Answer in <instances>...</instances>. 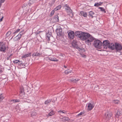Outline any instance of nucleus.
<instances>
[{
	"label": "nucleus",
	"mask_w": 122,
	"mask_h": 122,
	"mask_svg": "<svg viewBox=\"0 0 122 122\" xmlns=\"http://www.w3.org/2000/svg\"><path fill=\"white\" fill-rule=\"evenodd\" d=\"M72 72V71H70L68 69L67 70H66L65 71V73L66 74H68L70 73H71Z\"/></svg>",
	"instance_id": "c85d7f7f"
},
{
	"label": "nucleus",
	"mask_w": 122,
	"mask_h": 122,
	"mask_svg": "<svg viewBox=\"0 0 122 122\" xmlns=\"http://www.w3.org/2000/svg\"><path fill=\"white\" fill-rule=\"evenodd\" d=\"M20 29H17L16 31L14 32V34L16 33H17L19 31H20Z\"/></svg>",
	"instance_id": "a18cd8bd"
},
{
	"label": "nucleus",
	"mask_w": 122,
	"mask_h": 122,
	"mask_svg": "<svg viewBox=\"0 0 122 122\" xmlns=\"http://www.w3.org/2000/svg\"><path fill=\"white\" fill-rule=\"evenodd\" d=\"M94 13L92 11H90L89 12V15L90 16H91L92 18H93V17H95L94 15Z\"/></svg>",
	"instance_id": "a211bd4d"
},
{
	"label": "nucleus",
	"mask_w": 122,
	"mask_h": 122,
	"mask_svg": "<svg viewBox=\"0 0 122 122\" xmlns=\"http://www.w3.org/2000/svg\"><path fill=\"white\" fill-rule=\"evenodd\" d=\"M5 97V96L4 94H1L0 95V102L2 101Z\"/></svg>",
	"instance_id": "aec40b11"
},
{
	"label": "nucleus",
	"mask_w": 122,
	"mask_h": 122,
	"mask_svg": "<svg viewBox=\"0 0 122 122\" xmlns=\"http://www.w3.org/2000/svg\"><path fill=\"white\" fill-rule=\"evenodd\" d=\"M11 33L10 31H8L6 34V35L7 37L9 36Z\"/></svg>",
	"instance_id": "e433bc0d"
},
{
	"label": "nucleus",
	"mask_w": 122,
	"mask_h": 122,
	"mask_svg": "<svg viewBox=\"0 0 122 122\" xmlns=\"http://www.w3.org/2000/svg\"><path fill=\"white\" fill-rule=\"evenodd\" d=\"M112 115V113L111 112H106L104 115V117L108 120L110 119Z\"/></svg>",
	"instance_id": "423d86ee"
},
{
	"label": "nucleus",
	"mask_w": 122,
	"mask_h": 122,
	"mask_svg": "<svg viewBox=\"0 0 122 122\" xmlns=\"http://www.w3.org/2000/svg\"><path fill=\"white\" fill-rule=\"evenodd\" d=\"M83 32L81 31H76L75 32V35L76 36H78L81 39Z\"/></svg>",
	"instance_id": "9d476101"
},
{
	"label": "nucleus",
	"mask_w": 122,
	"mask_h": 122,
	"mask_svg": "<svg viewBox=\"0 0 122 122\" xmlns=\"http://www.w3.org/2000/svg\"><path fill=\"white\" fill-rule=\"evenodd\" d=\"M94 105L93 103L92 102L91 103H89L87 109L88 110L90 111L94 107Z\"/></svg>",
	"instance_id": "9b49d317"
},
{
	"label": "nucleus",
	"mask_w": 122,
	"mask_h": 122,
	"mask_svg": "<svg viewBox=\"0 0 122 122\" xmlns=\"http://www.w3.org/2000/svg\"><path fill=\"white\" fill-rule=\"evenodd\" d=\"M95 38L91 35H90V36H88V38L85 41V42L86 44L88 45H90L91 44V42L94 40Z\"/></svg>",
	"instance_id": "20e7f679"
},
{
	"label": "nucleus",
	"mask_w": 122,
	"mask_h": 122,
	"mask_svg": "<svg viewBox=\"0 0 122 122\" xmlns=\"http://www.w3.org/2000/svg\"><path fill=\"white\" fill-rule=\"evenodd\" d=\"M3 18V17H2L0 20V21H1L2 20Z\"/></svg>",
	"instance_id": "603ef678"
},
{
	"label": "nucleus",
	"mask_w": 122,
	"mask_h": 122,
	"mask_svg": "<svg viewBox=\"0 0 122 122\" xmlns=\"http://www.w3.org/2000/svg\"><path fill=\"white\" fill-rule=\"evenodd\" d=\"M10 57L9 56L7 58V60H9L10 59Z\"/></svg>",
	"instance_id": "5fc2aeb1"
},
{
	"label": "nucleus",
	"mask_w": 122,
	"mask_h": 122,
	"mask_svg": "<svg viewBox=\"0 0 122 122\" xmlns=\"http://www.w3.org/2000/svg\"><path fill=\"white\" fill-rule=\"evenodd\" d=\"M51 100L50 99L47 100L45 101V104H47L49 103L50 102H51Z\"/></svg>",
	"instance_id": "f704fd0d"
},
{
	"label": "nucleus",
	"mask_w": 122,
	"mask_h": 122,
	"mask_svg": "<svg viewBox=\"0 0 122 122\" xmlns=\"http://www.w3.org/2000/svg\"><path fill=\"white\" fill-rule=\"evenodd\" d=\"M47 38L48 40L49 41L50 40V37L51 36V32H48L46 34Z\"/></svg>",
	"instance_id": "4be33fe9"
},
{
	"label": "nucleus",
	"mask_w": 122,
	"mask_h": 122,
	"mask_svg": "<svg viewBox=\"0 0 122 122\" xmlns=\"http://www.w3.org/2000/svg\"><path fill=\"white\" fill-rule=\"evenodd\" d=\"M15 102H20V100L19 99H15Z\"/></svg>",
	"instance_id": "09e8293b"
},
{
	"label": "nucleus",
	"mask_w": 122,
	"mask_h": 122,
	"mask_svg": "<svg viewBox=\"0 0 122 122\" xmlns=\"http://www.w3.org/2000/svg\"><path fill=\"white\" fill-rule=\"evenodd\" d=\"M81 39L83 41H86L87 38H88V36H90V34L88 33L83 32L82 33Z\"/></svg>",
	"instance_id": "39448f33"
},
{
	"label": "nucleus",
	"mask_w": 122,
	"mask_h": 122,
	"mask_svg": "<svg viewBox=\"0 0 122 122\" xmlns=\"http://www.w3.org/2000/svg\"><path fill=\"white\" fill-rule=\"evenodd\" d=\"M122 115V110L121 109H118L116 113V117H118L119 116Z\"/></svg>",
	"instance_id": "f8f14e48"
},
{
	"label": "nucleus",
	"mask_w": 122,
	"mask_h": 122,
	"mask_svg": "<svg viewBox=\"0 0 122 122\" xmlns=\"http://www.w3.org/2000/svg\"><path fill=\"white\" fill-rule=\"evenodd\" d=\"M103 4V2H99L98 3H95L94 6L96 7H98L99 5H102Z\"/></svg>",
	"instance_id": "bb28decb"
},
{
	"label": "nucleus",
	"mask_w": 122,
	"mask_h": 122,
	"mask_svg": "<svg viewBox=\"0 0 122 122\" xmlns=\"http://www.w3.org/2000/svg\"><path fill=\"white\" fill-rule=\"evenodd\" d=\"M48 59L52 61H57L58 60L56 59V58H54L48 57Z\"/></svg>",
	"instance_id": "f3484780"
},
{
	"label": "nucleus",
	"mask_w": 122,
	"mask_h": 122,
	"mask_svg": "<svg viewBox=\"0 0 122 122\" xmlns=\"http://www.w3.org/2000/svg\"><path fill=\"white\" fill-rule=\"evenodd\" d=\"M79 79H70V81H71V82H76V81H78L79 80Z\"/></svg>",
	"instance_id": "2f4dec72"
},
{
	"label": "nucleus",
	"mask_w": 122,
	"mask_h": 122,
	"mask_svg": "<svg viewBox=\"0 0 122 122\" xmlns=\"http://www.w3.org/2000/svg\"><path fill=\"white\" fill-rule=\"evenodd\" d=\"M59 112H60V113H66L67 112L65 111H59Z\"/></svg>",
	"instance_id": "a19ab883"
},
{
	"label": "nucleus",
	"mask_w": 122,
	"mask_h": 122,
	"mask_svg": "<svg viewBox=\"0 0 122 122\" xmlns=\"http://www.w3.org/2000/svg\"><path fill=\"white\" fill-rule=\"evenodd\" d=\"M6 78V76L5 74L1 75L0 77V78L2 80L5 79Z\"/></svg>",
	"instance_id": "cd10ccee"
},
{
	"label": "nucleus",
	"mask_w": 122,
	"mask_h": 122,
	"mask_svg": "<svg viewBox=\"0 0 122 122\" xmlns=\"http://www.w3.org/2000/svg\"><path fill=\"white\" fill-rule=\"evenodd\" d=\"M99 8L102 11H104V12L105 13L106 12V11L105 9H104L102 7H99Z\"/></svg>",
	"instance_id": "72a5a7b5"
},
{
	"label": "nucleus",
	"mask_w": 122,
	"mask_h": 122,
	"mask_svg": "<svg viewBox=\"0 0 122 122\" xmlns=\"http://www.w3.org/2000/svg\"><path fill=\"white\" fill-rule=\"evenodd\" d=\"M13 55V54H10V56H9L10 57L11 56H12Z\"/></svg>",
	"instance_id": "864d4df0"
},
{
	"label": "nucleus",
	"mask_w": 122,
	"mask_h": 122,
	"mask_svg": "<svg viewBox=\"0 0 122 122\" xmlns=\"http://www.w3.org/2000/svg\"><path fill=\"white\" fill-rule=\"evenodd\" d=\"M113 101V102L115 104H118L119 102V101L117 100H114Z\"/></svg>",
	"instance_id": "473e14b6"
},
{
	"label": "nucleus",
	"mask_w": 122,
	"mask_h": 122,
	"mask_svg": "<svg viewBox=\"0 0 122 122\" xmlns=\"http://www.w3.org/2000/svg\"><path fill=\"white\" fill-rule=\"evenodd\" d=\"M41 55L40 53H39L36 52V53H34L32 54V56H33L34 57V56H39Z\"/></svg>",
	"instance_id": "a878e982"
},
{
	"label": "nucleus",
	"mask_w": 122,
	"mask_h": 122,
	"mask_svg": "<svg viewBox=\"0 0 122 122\" xmlns=\"http://www.w3.org/2000/svg\"><path fill=\"white\" fill-rule=\"evenodd\" d=\"M5 0H0V3L2 4V3H3Z\"/></svg>",
	"instance_id": "de8ad7c7"
},
{
	"label": "nucleus",
	"mask_w": 122,
	"mask_h": 122,
	"mask_svg": "<svg viewBox=\"0 0 122 122\" xmlns=\"http://www.w3.org/2000/svg\"><path fill=\"white\" fill-rule=\"evenodd\" d=\"M15 99H13V100H11V102L13 101V102H15Z\"/></svg>",
	"instance_id": "3c124183"
},
{
	"label": "nucleus",
	"mask_w": 122,
	"mask_h": 122,
	"mask_svg": "<svg viewBox=\"0 0 122 122\" xmlns=\"http://www.w3.org/2000/svg\"><path fill=\"white\" fill-rule=\"evenodd\" d=\"M93 46L96 48L100 49L102 46V42L99 40H95L94 42Z\"/></svg>",
	"instance_id": "7ed1b4c3"
},
{
	"label": "nucleus",
	"mask_w": 122,
	"mask_h": 122,
	"mask_svg": "<svg viewBox=\"0 0 122 122\" xmlns=\"http://www.w3.org/2000/svg\"><path fill=\"white\" fill-rule=\"evenodd\" d=\"M4 69L3 68L0 67V74L4 71Z\"/></svg>",
	"instance_id": "ea45409f"
},
{
	"label": "nucleus",
	"mask_w": 122,
	"mask_h": 122,
	"mask_svg": "<svg viewBox=\"0 0 122 122\" xmlns=\"http://www.w3.org/2000/svg\"><path fill=\"white\" fill-rule=\"evenodd\" d=\"M31 55V53H30L29 54H27L23 56H22V58H25L27 57L30 56Z\"/></svg>",
	"instance_id": "dca6fc26"
},
{
	"label": "nucleus",
	"mask_w": 122,
	"mask_h": 122,
	"mask_svg": "<svg viewBox=\"0 0 122 122\" xmlns=\"http://www.w3.org/2000/svg\"><path fill=\"white\" fill-rule=\"evenodd\" d=\"M36 114L37 113L35 112H32L31 113V116L32 117L34 116H36Z\"/></svg>",
	"instance_id": "c9c22d12"
},
{
	"label": "nucleus",
	"mask_w": 122,
	"mask_h": 122,
	"mask_svg": "<svg viewBox=\"0 0 122 122\" xmlns=\"http://www.w3.org/2000/svg\"><path fill=\"white\" fill-rule=\"evenodd\" d=\"M19 61V60H16L14 61H13V62L14 63H18V62Z\"/></svg>",
	"instance_id": "c03bdc74"
},
{
	"label": "nucleus",
	"mask_w": 122,
	"mask_h": 122,
	"mask_svg": "<svg viewBox=\"0 0 122 122\" xmlns=\"http://www.w3.org/2000/svg\"><path fill=\"white\" fill-rule=\"evenodd\" d=\"M21 37L19 36V35H18L14 38V40L15 41H19Z\"/></svg>",
	"instance_id": "412c9836"
},
{
	"label": "nucleus",
	"mask_w": 122,
	"mask_h": 122,
	"mask_svg": "<svg viewBox=\"0 0 122 122\" xmlns=\"http://www.w3.org/2000/svg\"><path fill=\"white\" fill-rule=\"evenodd\" d=\"M68 36L69 38L71 39H73L74 37V34L73 31L70 30L68 32Z\"/></svg>",
	"instance_id": "1a4fd4ad"
},
{
	"label": "nucleus",
	"mask_w": 122,
	"mask_h": 122,
	"mask_svg": "<svg viewBox=\"0 0 122 122\" xmlns=\"http://www.w3.org/2000/svg\"><path fill=\"white\" fill-rule=\"evenodd\" d=\"M62 119L63 121H68L70 120V119L68 117H64Z\"/></svg>",
	"instance_id": "393cba45"
},
{
	"label": "nucleus",
	"mask_w": 122,
	"mask_h": 122,
	"mask_svg": "<svg viewBox=\"0 0 122 122\" xmlns=\"http://www.w3.org/2000/svg\"><path fill=\"white\" fill-rule=\"evenodd\" d=\"M115 48L117 51L121 52L122 51V46L118 44H115Z\"/></svg>",
	"instance_id": "0eeeda50"
},
{
	"label": "nucleus",
	"mask_w": 122,
	"mask_h": 122,
	"mask_svg": "<svg viewBox=\"0 0 122 122\" xmlns=\"http://www.w3.org/2000/svg\"><path fill=\"white\" fill-rule=\"evenodd\" d=\"M26 65L25 64L22 63L21 65V66L24 67Z\"/></svg>",
	"instance_id": "8fccbe9b"
},
{
	"label": "nucleus",
	"mask_w": 122,
	"mask_h": 122,
	"mask_svg": "<svg viewBox=\"0 0 122 122\" xmlns=\"http://www.w3.org/2000/svg\"><path fill=\"white\" fill-rule=\"evenodd\" d=\"M61 5H59L54 9V10L55 11L57 10L60 9L61 8Z\"/></svg>",
	"instance_id": "c756f323"
},
{
	"label": "nucleus",
	"mask_w": 122,
	"mask_h": 122,
	"mask_svg": "<svg viewBox=\"0 0 122 122\" xmlns=\"http://www.w3.org/2000/svg\"><path fill=\"white\" fill-rule=\"evenodd\" d=\"M7 43L6 41L0 42V51L5 52L6 50H7L8 46L7 45Z\"/></svg>",
	"instance_id": "f03ea898"
},
{
	"label": "nucleus",
	"mask_w": 122,
	"mask_h": 122,
	"mask_svg": "<svg viewBox=\"0 0 122 122\" xmlns=\"http://www.w3.org/2000/svg\"><path fill=\"white\" fill-rule=\"evenodd\" d=\"M18 64L20 66H21V65L22 64V62L21 61H20L19 60V61L18 62Z\"/></svg>",
	"instance_id": "79ce46f5"
},
{
	"label": "nucleus",
	"mask_w": 122,
	"mask_h": 122,
	"mask_svg": "<svg viewBox=\"0 0 122 122\" xmlns=\"http://www.w3.org/2000/svg\"><path fill=\"white\" fill-rule=\"evenodd\" d=\"M20 97L21 98H23L25 97V92H20L19 94Z\"/></svg>",
	"instance_id": "2eb2a0df"
},
{
	"label": "nucleus",
	"mask_w": 122,
	"mask_h": 122,
	"mask_svg": "<svg viewBox=\"0 0 122 122\" xmlns=\"http://www.w3.org/2000/svg\"><path fill=\"white\" fill-rule=\"evenodd\" d=\"M37 0H30L28 3L29 5H30L31 4L35 3Z\"/></svg>",
	"instance_id": "6ab92c4d"
},
{
	"label": "nucleus",
	"mask_w": 122,
	"mask_h": 122,
	"mask_svg": "<svg viewBox=\"0 0 122 122\" xmlns=\"http://www.w3.org/2000/svg\"><path fill=\"white\" fill-rule=\"evenodd\" d=\"M55 12L54 10H53L52 11H51V14L50 15V16H52L54 14Z\"/></svg>",
	"instance_id": "4c0bfd02"
},
{
	"label": "nucleus",
	"mask_w": 122,
	"mask_h": 122,
	"mask_svg": "<svg viewBox=\"0 0 122 122\" xmlns=\"http://www.w3.org/2000/svg\"><path fill=\"white\" fill-rule=\"evenodd\" d=\"M59 17L57 15H55L54 18V20L56 22H58L59 21Z\"/></svg>",
	"instance_id": "5701e85b"
},
{
	"label": "nucleus",
	"mask_w": 122,
	"mask_h": 122,
	"mask_svg": "<svg viewBox=\"0 0 122 122\" xmlns=\"http://www.w3.org/2000/svg\"><path fill=\"white\" fill-rule=\"evenodd\" d=\"M25 33L24 30L21 31L19 33V34L18 35H19L21 37V36L23 34H24Z\"/></svg>",
	"instance_id": "b1692460"
},
{
	"label": "nucleus",
	"mask_w": 122,
	"mask_h": 122,
	"mask_svg": "<svg viewBox=\"0 0 122 122\" xmlns=\"http://www.w3.org/2000/svg\"><path fill=\"white\" fill-rule=\"evenodd\" d=\"M102 46L105 49L108 48L113 50L115 49L114 44L113 43H110L109 41L107 40L103 41Z\"/></svg>",
	"instance_id": "f257e3e1"
},
{
	"label": "nucleus",
	"mask_w": 122,
	"mask_h": 122,
	"mask_svg": "<svg viewBox=\"0 0 122 122\" xmlns=\"http://www.w3.org/2000/svg\"><path fill=\"white\" fill-rule=\"evenodd\" d=\"M84 113L83 112H81L79 114H78L77 115V116H79L80 115H81L83 114Z\"/></svg>",
	"instance_id": "49530a36"
},
{
	"label": "nucleus",
	"mask_w": 122,
	"mask_h": 122,
	"mask_svg": "<svg viewBox=\"0 0 122 122\" xmlns=\"http://www.w3.org/2000/svg\"><path fill=\"white\" fill-rule=\"evenodd\" d=\"M64 67L65 68H66L67 67V66H66L64 65Z\"/></svg>",
	"instance_id": "6e6d98bb"
},
{
	"label": "nucleus",
	"mask_w": 122,
	"mask_h": 122,
	"mask_svg": "<svg viewBox=\"0 0 122 122\" xmlns=\"http://www.w3.org/2000/svg\"><path fill=\"white\" fill-rule=\"evenodd\" d=\"M20 92H24V88L22 86L20 87Z\"/></svg>",
	"instance_id": "58836bf2"
},
{
	"label": "nucleus",
	"mask_w": 122,
	"mask_h": 122,
	"mask_svg": "<svg viewBox=\"0 0 122 122\" xmlns=\"http://www.w3.org/2000/svg\"><path fill=\"white\" fill-rule=\"evenodd\" d=\"M26 5V4H24V6Z\"/></svg>",
	"instance_id": "4d7b16f0"
},
{
	"label": "nucleus",
	"mask_w": 122,
	"mask_h": 122,
	"mask_svg": "<svg viewBox=\"0 0 122 122\" xmlns=\"http://www.w3.org/2000/svg\"><path fill=\"white\" fill-rule=\"evenodd\" d=\"M62 29L60 27H58L56 30L57 35L59 36H62Z\"/></svg>",
	"instance_id": "6e6552de"
},
{
	"label": "nucleus",
	"mask_w": 122,
	"mask_h": 122,
	"mask_svg": "<svg viewBox=\"0 0 122 122\" xmlns=\"http://www.w3.org/2000/svg\"><path fill=\"white\" fill-rule=\"evenodd\" d=\"M72 46L74 47H75L76 46V44L75 43H74L73 42L72 43Z\"/></svg>",
	"instance_id": "37998d69"
},
{
	"label": "nucleus",
	"mask_w": 122,
	"mask_h": 122,
	"mask_svg": "<svg viewBox=\"0 0 122 122\" xmlns=\"http://www.w3.org/2000/svg\"><path fill=\"white\" fill-rule=\"evenodd\" d=\"M80 14L81 15L85 17H86L87 16V14L86 12L81 11L80 12Z\"/></svg>",
	"instance_id": "4468645a"
},
{
	"label": "nucleus",
	"mask_w": 122,
	"mask_h": 122,
	"mask_svg": "<svg viewBox=\"0 0 122 122\" xmlns=\"http://www.w3.org/2000/svg\"><path fill=\"white\" fill-rule=\"evenodd\" d=\"M64 7L65 9L66 10H68L69 12L70 13H72V10L69 7V6L67 4H66L65 5Z\"/></svg>",
	"instance_id": "ddd939ff"
},
{
	"label": "nucleus",
	"mask_w": 122,
	"mask_h": 122,
	"mask_svg": "<svg viewBox=\"0 0 122 122\" xmlns=\"http://www.w3.org/2000/svg\"><path fill=\"white\" fill-rule=\"evenodd\" d=\"M54 113L53 111H51L48 114V115L49 116H52V115H54Z\"/></svg>",
	"instance_id": "7c9ffc66"
}]
</instances>
